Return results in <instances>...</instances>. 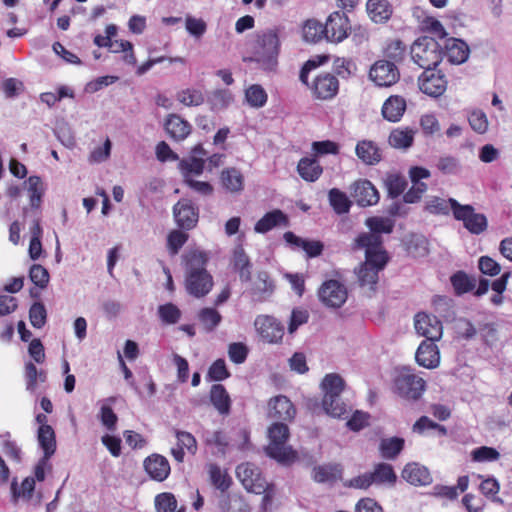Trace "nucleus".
<instances>
[{
	"mask_svg": "<svg viewBox=\"0 0 512 512\" xmlns=\"http://www.w3.org/2000/svg\"><path fill=\"white\" fill-rule=\"evenodd\" d=\"M297 171L303 180L315 182L323 173V168L315 157H304L298 162Z\"/></svg>",
	"mask_w": 512,
	"mask_h": 512,
	"instance_id": "c756f323",
	"label": "nucleus"
},
{
	"mask_svg": "<svg viewBox=\"0 0 512 512\" xmlns=\"http://www.w3.org/2000/svg\"><path fill=\"white\" fill-rule=\"evenodd\" d=\"M353 197L361 207L375 205L380 198L377 189L369 180H359L354 183Z\"/></svg>",
	"mask_w": 512,
	"mask_h": 512,
	"instance_id": "6ab92c4d",
	"label": "nucleus"
},
{
	"mask_svg": "<svg viewBox=\"0 0 512 512\" xmlns=\"http://www.w3.org/2000/svg\"><path fill=\"white\" fill-rule=\"evenodd\" d=\"M437 169L445 175H456L461 170L460 161L453 156H442L436 164Z\"/></svg>",
	"mask_w": 512,
	"mask_h": 512,
	"instance_id": "bf43d9fd",
	"label": "nucleus"
},
{
	"mask_svg": "<svg viewBox=\"0 0 512 512\" xmlns=\"http://www.w3.org/2000/svg\"><path fill=\"white\" fill-rule=\"evenodd\" d=\"M55 135L58 140L67 148H73L75 145V137L67 123H62L55 128Z\"/></svg>",
	"mask_w": 512,
	"mask_h": 512,
	"instance_id": "774afa93",
	"label": "nucleus"
},
{
	"mask_svg": "<svg viewBox=\"0 0 512 512\" xmlns=\"http://www.w3.org/2000/svg\"><path fill=\"white\" fill-rule=\"evenodd\" d=\"M499 457V452L492 447L482 446L472 451V459L476 462L496 461Z\"/></svg>",
	"mask_w": 512,
	"mask_h": 512,
	"instance_id": "0e129e2a",
	"label": "nucleus"
},
{
	"mask_svg": "<svg viewBox=\"0 0 512 512\" xmlns=\"http://www.w3.org/2000/svg\"><path fill=\"white\" fill-rule=\"evenodd\" d=\"M208 259V254L199 249L190 250L184 255L186 290L196 298L204 297L213 287V278L206 269Z\"/></svg>",
	"mask_w": 512,
	"mask_h": 512,
	"instance_id": "f03ea898",
	"label": "nucleus"
},
{
	"mask_svg": "<svg viewBox=\"0 0 512 512\" xmlns=\"http://www.w3.org/2000/svg\"><path fill=\"white\" fill-rule=\"evenodd\" d=\"M269 444L266 454L283 465H290L298 460L297 452L288 446L289 429L284 423H273L268 429Z\"/></svg>",
	"mask_w": 512,
	"mask_h": 512,
	"instance_id": "20e7f679",
	"label": "nucleus"
},
{
	"mask_svg": "<svg viewBox=\"0 0 512 512\" xmlns=\"http://www.w3.org/2000/svg\"><path fill=\"white\" fill-rule=\"evenodd\" d=\"M296 414L292 402L284 395H278L269 400L268 416L280 421H291Z\"/></svg>",
	"mask_w": 512,
	"mask_h": 512,
	"instance_id": "f3484780",
	"label": "nucleus"
},
{
	"mask_svg": "<svg viewBox=\"0 0 512 512\" xmlns=\"http://www.w3.org/2000/svg\"><path fill=\"white\" fill-rule=\"evenodd\" d=\"M34 490L35 479L32 476L26 477L22 481L20 488L18 487L17 479L14 478L11 482L12 502L16 504L19 498H23L27 501L30 500L33 496Z\"/></svg>",
	"mask_w": 512,
	"mask_h": 512,
	"instance_id": "f704fd0d",
	"label": "nucleus"
},
{
	"mask_svg": "<svg viewBox=\"0 0 512 512\" xmlns=\"http://www.w3.org/2000/svg\"><path fill=\"white\" fill-rule=\"evenodd\" d=\"M328 199L331 207L337 214L349 212L351 201L344 192L337 188H332L328 192Z\"/></svg>",
	"mask_w": 512,
	"mask_h": 512,
	"instance_id": "c03bdc74",
	"label": "nucleus"
},
{
	"mask_svg": "<svg viewBox=\"0 0 512 512\" xmlns=\"http://www.w3.org/2000/svg\"><path fill=\"white\" fill-rule=\"evenodd\" d=\"M410 53L414 63L424 70L434 69L443 58L441 45L433 37L428 36L416 39Z\"/></svg>",
	"mask_w": 512,
	"mask_h": 512,
	"instance_id": "39448f33",
	"label": "nucleus"
},
{
	"mask_svg": "<svg viewBox=\"0 0 512 512\" xmlns=\"http://www.w3.org/2000/svg\"><path fill=\"white\" fill-rule=\"evenodd\" d=\"M419 89L426 95L437 98L447 89L445 75L434 69H427L418 78Z\"/></svg>",
	"mask_w": 512,
	"mask_h": 512,
	"instance_id": "9b49d317",
	"label": "nucleus"
},
{
	"mask_svg": "<svg viewBox=\"0 0 512 512\" xmlns=\"http://www.w3.org/2000/svg\"><path fill=\"white\" fill-rule=\"evenodd\" d=\"M177 445L183 450L186 449L190 454L197 452V441L195 437L186 431H176Z\"/></svg>",
	"mask_w": 512,
	"mask_h": 512,
	"instance_id": "338daca9",
	"label": "nucleus"
},
{
	"mask_svg": "<svg viewBox=\"0 0 512 512\" xmlns=\"http://www.w3.org/2000/svg\"><path fill=\"white\" fill-rule=\"evenodd\" d=\"M287 216L281 210H273L266 213L254 226L256 233L264 234L277 226H287Z\"/></svg>",
	"mask_w": 512,
	"mask_h": 512,
	"instance_id": "bb28decb",
	"label": "nucleus"
},
{
	"mask_svg": "<svg viewBox=\"0 0 512 512\" xmlns=\"http://www.w3.org/2000/svg\"><path fill=\"white\" fill-rule=\"evenodd\" d=\"M366 10L370 19L375 23H384L392 15V6L388 0H368Z\"/></svg>",
	"mask_w": 512,
	"mask_h": 512,
	"instance_id": "c85d7f7f",
	"label": "nucleus"
},
{
	"mask_svg": "<svg viewBox=\"0 0 512 512\" xmlns=\"http://www.w3.org/2000/svg\"><path fill=\"white\" fill-rule=\"evenodd\" d=\"M469 53V47L463 40L449 38L445 41V52L443 56H445L451 64L459 65L464 63L468 59Z\"/></svg>",
	"mask_w": 512,
	"mask_h": 512,
	"instance_id": "412c9836",
	"label": "nucleus"
},
{
	"mask_svg": "<svg viewBox=\"0 0 512 512\" xmlns=\"http://www.w3.org/2000/svg\"><path fill=\"white\" fill-rule=\"evenodd\" d=\"M468 122L471 128L478 134H484L487 132L489 122L484 111L475 109L468 115Z\"/></svg>",
	"mask_w": 512,
	"mask_h": 512,
	"instance_id": "4d7b16f0",
	"label": "nucleus"
},
{
	"mask_svg": "<svg viewBox=\"0 0 512 512\" xmlns=\"http://www.w3.org/2000/svg\"><path fill=\"white\" fill-rule=\"evenodd\" d=\"M385 187L388 191V195L391 198H397L400 196L407 187V181L404 176L398 173H390L386 176Z\"/></svg>",
	"mask_w": 512,
	"mask_h": 512,
	"instance_id": "09e8293b",
	"label": "nucleus"
},
{
	"mask_svg": "<svg viewBox=\"0 0 512 512\" xmlns=\"http://www.w3.org/2000/svg\"><path fill=\"white\" fill-rule=\"evenodd\" d=\"M402 477L415 486H426L432 482L429 470L418 463H408L402 471Z\"/></svg>",
	"mask_w": 512,
	"mask_h": 512,
	"instance_id": "5701e85b",
	"label": "nucleus"
},
{
	"mask_svg": "<svg viewBox=\"0 0 512 512\" xmlns=\"http://www.w3.org/2000/svg\"><path fill=\"white\" fill-rule=\"evenodd\" d=\"M187 240L188 234L183 231L173 230L170 232L167 239V246L170 254L176 255Z\"/></svg>",
	"mask_w": 512,
	"mask_h": 512,
	"instance_id": "e2e57ef3",
	"label": "nucleus"
},
{
	"mask_svg": "<svg viewBox=\"0 0 512 512\" xmlns=\"http://www.w3.org/2000/svg\"><path fill=\"white\" fill-rule=\"evenodd\" d=\"M144 468L148 475L156 481H164L170 474L168 460L160 454H152L144 461Z\"/></svg>",
	"mask_w": 512,
	"mask_h": 512,
	"instance_id": "aec40b11",
	"label": "nucleus"
},
{
	"mask_svg": "<svg viewBox=\"0 0 512 512\" xmlns=\"http://www.w3.org/2000/svg\"><path fill=\"white\" fill-rule=\"evenodd\" d=\"M351 30L348 17L339 11L329 15L325 23V38L332 43H340L345 40Z\"/></svg>",
	"mask_w": 512,
	"mask_h": 512,
	"instance_id": "1a4fd4ad",
	"label": "nucleus"
},
{
	"mask_svg": "<svg viewBox=\"0 0 512 512\" xmlns=\"http://www.w3.org/2000/svg\"><path fill=\"white\" fill-rule=\"evenodd\" d=\"M165 130L174 140H184L191 132V125L177 114L168 115Z\"/></svg>",
	"mask_w": 512,
	"mask_h": 512,
	"instance_id": "393cba45",
	"label": "nucleus"
},
{
	"mask_svg": "<svg viewBox=\"0 0 512 512\" xmlns=\"http://www.w3.org/2000/svg\"><path fill=\"white\" fill-rule=\"evenodd\" d=\"M405 445V440L401 437L382 438L379 443L381 456L386 460H394L401 453Z\"/></svg>",
	"mask_w": 512,
	"mask_h": 512,
	"instance_id": "2f4dec72",
	"label": "nucleus"
},
{
	"mask_svg": "<svg viewBox=\"0 0 512 512\" xmlns=\"http://www.w3.org/2000/svg\"><path fill=\"white\" fill-rule=\"evenodd\" d=\"M415 359L419 366L426 369L437 368L440 364V352L435 341H422L415 353Z\"/></svg>",
	"mask_w": 512,
	"mask_h": 512,
	"instance_id": "a211bd4d",
	"label": "nucleus"
},
{
	"mask_svg": "<svg viewBox=\"0 0 512 512\" xmlns=\"http://www.w3.org/2000/svg\"><path fill=\"white\" fill-rule=\"evenodd\" d=\"M319 298L328 307H341L347 299V290L337 280H329L323 283L319 289Z\"/></svg>",
	"mask_w": 512,
	"mask_h": 512,
	"instance_id": "4468645a",
	"label": "nucleus"
},
{
	"mask_svg": "<svg viewBox=\"0 0 512 512\" xmlns=\"http://www.w3.org/2000/svg\"><path fill=\"white\" fill-rule=\"evenodd\" d=\"M413 15L417 18L421 30L428 32L441 39L447 36L442 23L433 16L427 15L423 10L416 8Z\"/></svg>",
	"mask_w": 512,
	"mask_h": 512,
	"instance_id": "a878e982",
	"label": "nucleus"
},
{
	"mask_svg": "<svg viewBox=\"0 0 512 512\" xmlns=\"http://www.w3.org/2000/svg\"><path fill=\"white\" fill-rule=\"evenodd\" d=\"M26 390L33 393L37 388V383L46 380V374L38 371L36 366L29 362L25 366Z\"/></svg>",
	"mask_w": 512,
	"mask_h": 512,
	"instance_id": "5fc2aeb1",
	"label": "nucleus"
},
{
	"mask_svg": "<svg viewBox=\"0 0 512 512\" xmlns=\"http://www.w3.org/2000/svg\"><path fill=\"white\" fill-rule=\"evenodd\" d=\"M303 38L306 42L316 43L325 38V25L317 20H307L302 29Z\"/></svg>",
	"mask_w": 512,
	"mask_h": 512,
	"instance_id": "a18cd8bd",
	"label": "nucleus"
},
{
	"mask_svg": "<svg viewBox=\"0 0 512 512\" xmlns=\"http://www.w3.org/2000/svg\"><path fill=\"white\" fill-rule=\"evenodd\" d=\"M273 292V284L266 272H259L252 284L251 293L255 300L263 301Z\"/></svg>",
	"mask_w": 512,
	"mask_h": 512,
	"instance_id": "c9c22d12",
	"label": "nucleus"
},
{
	"mask_svg": "<svg viewBox=\"0 0 512 512\" xmlns=\"http://www.w3.org/2000/svg\"><path fill=\"white\" fill-rule=\"evenodd\" d=\"M406 110V101L401 96H390L382 106L383 117L390 122L401 119Z\"/></svg>",
	"mask_w": 512,
	"mask_h": 512,
	"instance_id": "cd10ccee",
	"label": "nucleus"
},
{
	"mask_svg": "<svg viewBox=\"0 0 512 512\" xmlns=\"http://www.w3.org/2000/svg\"><path fill=\"white\" fill-rule=\"evenodd\" d=\"M358 248H365V262L357 274L362 286L371 289L377 284L378 274L388 262L386 251L381 247V239L376 235H359L356 240Z\"/></svg>",
	"mask_w": 512,
	"mask_h": 512,
	"instance_id": "f257e3e1",
	"label": "nucleus"
},
{
	"mask_svg": "<svg viewBox=\"0 0 512 512\" xmlns=\"http://www.w3.org/2000/svg\"><path fill=\"white\" fill-rule=\"evenodd\" d=\"M254 326L260 337L267 343H279L283 338L284 327L272 316L258 315Z\"/></svg>",
	"mask_w": 512,
	"mask_h": 512,
	"instance_id": "f8f14e48",
	"label": "nucleus"
},
{
	"mask_svg": "<svg viewBox=\"0 0 512 512\" xmlns=\"http://www.w3.org/2000/svg\"><path fill=\"white\" fill-rule=\"evenodd\" d=\"M370 474L373 476V484H394L397 479L393 467L387 463H378Z\"/></svg>",
	"mask_w": 512,
	"mask_h": 512,
	"instance_id": "49530a36",
	"label": "nucleus"
},
{
	"mask_svg": "<svg viewBox=\"0 0 512 512\" xmlns=\"http://www.w3.org/2000/svg\"><path fill=\"white\" fill-rule=\"evenodd\" d=\"M311 89L317 99L330 100L338 93L339 81L331 73H321L314 79Z\"/></svg>",
	"mask_w": 512,
	"mask_h": 512,
	"instance_id": "2eb2a0df",
	"label": "nucleus"
},
{
	"mask_svg": "<svg viewBox=\"0 0 512 512\" xmlns=\"http://www.w3.org/2000/svg\"><path fill=\"white\" fill-rule=\"evenodd\" d=\"M173 214L178 226L187 230L192 229L198 222V211L187 199L179 200L174 205Z\"/></svg>",
	"mask_w": 512,
	"mask_h": 512,
	"instance_id": "dca6fc26",
	"label": "nucleus"
},
{
	"mask_svg": "<svg viewBox=\"0 0 512 512\" xmlns=\"http://www.w3.org/2000/svg\"><path fill=\"white\" fill-rule=\"evenodd\" d=\"M158 315L163 323L172 325L179 321L181 311L176 305L167 303L158 307Z\"/></svg>",
	"mask_w": 512,
	"mask_h": 512,
	"instance_id": "13d9d810",
	"label": "nucleus"
},
{
	"mask_svg": "<svg viewBox=\"0 0 512 512\" xmlns=\"http://www.w3.org/2000/svg\"><path fill=\"white\" fill-rule=\"evenodd\" d=\"M27 184L30 194V205L33 208H39L44 193L41 178L38 176H30L27 180Z\"/></svg>",
	"mask_w": 512,
	"mask_h": 512,
	"instance_id": "603ef678",
	"label": "nucleus"
},
{
	"mask_svg": "<svg viewBox=\"0 0 512 512\" xmlns=\"http://www.w3.org/2000/svg\"><path fill=\"white\" fill-rule=\"evenodd\" d=\"M396 393L407 400H418L425 391L426 383L423 378L413 373L410 367L401 368L395 379Z\"/></svg>",
	"mask_w": 512,
	"mask_h": 512,
	"instance_id": "423d86ee",
	"label": "nucleus"
},
{
	"mask_svg": "<svg viewBox=\"0 0 512 512\" xmlns=\"http://www.w3.org/2000/svg\"><path fill=\"white\" fill-rule=\"evenodd\" d=\"M280 40L275 29H266L255 35V40L250 47V56L245 57V62H254L264 71L272 72L278 65Z\"/></svg>",
	"mask_w": 512,
	"mask_h": 512,
	"instance_id": "7ed1b4c3",
	"label": "nucleus"
},
{
	"mask_svg": "<svg viewBox=\"0 0 512 512\" xmlns=\"http://www.w3.org/2000/svg\"><path fill=\"white\" fill-rule=\"evenodd\" d=\"M181 173L184 180L187 178H193V175H200L204 170V160L196 156H192L189 159L182 160L179 163Z\"/></svg>",
	"mask_w": 512,
	"mask_h": 512,
	"instance_id": "3c124183",
	"label": "nucleus"
},
{
	"mask_svg": "<svg viewBox=\"0 0 512 512\" xmlns=\"http://www.w3.org/2000/svg\"><path fill=\"white\" fill-rule=\"evenodd\" d=\"M233 100V95L228 89H215L207 96V103L214 112L228 108Z\"/></svg>",
	"mask_w": 512,
	"mask_h": 512,
	"instance_id": "473e14b6",
	"label": "nucleus"
},
{
	"mask_svg": "<svg viewBox=\"0 0 512 512\" xmlns=\"http://www.w3.org/2000/svg\"><path fill=\"white\" fill-rule=\"evenodd\" d=\"M47 312L44 304L34 303L29 310V318L33 327L42 328L46 323Z\"/></svg>",
	"mask_w": 512,
	"mask_h": 512,
	"instance_id": "680f3d73",
	"label": "nucleus"
},
{
	"mask_svg": "<svg viewBox=\"0 0 512 512\" xmlns=\"http://www.w3.org/2000/svg\"><path fill=\"white\" fill-rule=\"evenodd\" d=\"M450 280L457 295L470 292L476 287V279L463 271H458L453 274Z\"/></svg>",
	"mask_w": 512,
	"mask_h": 512,
	"instance_id": "37998d69",
	"label": "nucleus"
},
{
	"mask_svg": "<svg viewBox=\"0 0 512 512\" xmlns=\"http://www.w3.org/2000/svg\"><path fill=\"white\" fill-rule=\"evenodd\" d=\"M389 144L396 149H408L414 141V131L409 128L394 129L389 135Z\"/></svg>",
	"mask_w": 512,
	"mask_h": 512,
	"instance_id": "58836bf2",
	"label": "nucleus"
},
{
	"mask_svg": "<svg viewBox=\"0 0 512 512\" xmlns=\"http://www.w3.org/2000/svg\"><path fill=\"white\" fill-rule=\"evenodd\" d=\"M208 473L211 483L219 490L225 491L230 486V480L226 472L214 463L208 465Z\"/></svg>",
	"mask_w": 512,
	"mask_h": 512,
	"instance_id": "864d4df0",
	"label": "nucleus"
},
{
	"mask_svg": "<svg viewBox=\"0 0 512 512\" xmlns=\"http://www.w3.org/2000/svg\"><path fill=\"white\" fill-rule=\"evenodd\" d=\"M454 202H458L454 198L443 199L440 197H433L427 203V210L433 214L448 215L450 211L454 215L455 205Z\"/></svg>",
	"mask_w": 512,
	"mask_h": 512,
	"instance_id": "8fccbe9b",
	"label": "nucleus"
},
{
	"mask_svg": "<svg viewBox=\"0 0 512 512\" xmlns=\"http://www.w3.org/2000/svg\"><path fill=\"white\" fill-rule=\"evenodd\" d=\"M29 277L31 281L40 288H45L49 282L48 271L39 264H34L31 266Z\"/></svg>",
	"mask_w": 512,
	"mask_h": 512,
	"instance_id": "69168bd1",
	"label": "nucleus"
},
{
	"mask_svg": "<svg viewBox=\"0 0 512 512\" xmlns=\"http://www.w3.org/2000/svg\"><path fill=\"white\" fill-rule=\"evenodd\" d=\"M366 226L370 229V233H362L361 235H376L381 240V233L389 234L393 231L394 222L387 217H370L366 219Z\"/></svg>",
	"mask_w": 512,
	"mask_h": 512,
	"instance_id": "4c0bfd02",
	"label": "nucleus"
},
{
	"mask_svg": "<svg viewBox=\"0 0 512 512\" xmlns=\"http://www.w3.org/2000/svg\"><path fill=\"white\" fill-rule=\"evenodd\" d=\"M355 153L365 165L374 166L382 160L380 148L371 140L359 141L356 144Z\"/></svg>",
	"mask_w": 512,
	"mask_h": 512,
	"instance_id": "4be33fe9",
	"label": "nucleus"
},
{
	"mask_svg": "<svg viewBox=\"0 0 512 512\" xmlns=\"http://www.w3.org/2000/svg\"><path fill=\"white\" fill-rule=\"evenodd\" d=\"M454 219L462 222L464 228L473 235H480L488 228L487 217L482 213H477L470 204H460L454 202Z\"/></svg>",
	"mask_w": 512,
	"mask_h": 512,
	"instance_id": "0eeeda50",
	"label": "nucleus"
},
{
	"mask_svg": "<svg viewBox=\"0 0 512 512\" xmlns=\"http://www.w3.org/2000/svg\"><path fill=\"white\" fill-rule=\"evenodd\" d=\"M198 318L205 330L210 332L213 331L221 322L220 313L214 308H203L198 314Z\"/></svg>",
	"mask_w": 512,
	"mask_h": 512,
	"instance_id": "6e6d98bb",
	"label": "nucleus"
},
{
	"mask_svg": "<svg viewBox=\"0 0 512 512\" xmlns=\"http://www.w3.org/2000/svg\"><path fill=\"white\" fill-rule=\"evenodd\" d=\"M369 77L377 86L389 87L399 80L400 73L395 63L379 60L370 68Z\"/></svg>",
	"mask_w": 512,
	"mask_h": 512,
	"instance_id": "9d476101",
	"label": "nucleus"
},
{
	"mask_svg": "<svg viewBox=\"0 0 512 512\" xmlns=\"http://www.w3.org/2000/svg\"><path fill=\"white\" fill-rule=\"evenodd\" d=\"M236 476L248 492L262 494L266 490L267 482L261 476L259 468L246 462L237 466Z\"/></svg>",
	"mask_w": 512,
	"mask_h": 512,
	"instance_id": "6e6552de",
	"label": "nucleus"
},
{
	"mask_svg": "<svg viewBox=\"0 0 512 512\" xmlns=\"http://www.w3.org/2000/svg\"><path fill=\"white\" fill-rule=\"evenodd\" d=\"M245 99L249 106L261 108L266 104L268 95L261 85L253 84L245 90Z\"/></svg>",
	"mask_w": 512,
	"mask_h": 512,
	"instance_id": "de8ad7c7",
	"label": "nucleus"
},
{
	"mask_svg": "<svg viewBox=\"0 0 512 512\" xmlns=\"http://www.w3.org/2000/svg\"><path fill=\"white\" fill-rule=\"evenodd\" d=\"M37 440L39 446L44 452L43 457H49L56 451L55 433L51 426H43L38 428Z\"/></svg>",
	"mask_w": 512,
	"mask_h": 512,
	"instance_id": "72a5a7b5",
	"label": "nucleus"
},
{
	"mask_svg": "<svg viewBox=\"0 0 512 512\" xmlns=\"http://www.w3.org/2000/svg\"><path fill=\"white\" fill-rule=\"evenodd\" d=\"M157 512H174L177 508V500L171 493H161L155 497Z\"/></svg>",
	"mask_w": 512,
	"mask_h": 512,
	"instance_id": "052dcab7",
	"label": "nucleus"
},
{
	"mask_svg": "<svg viewBox=\"0 0 512 512\" xmlns=\"http://www.w3.org/2000/svg\"><path fill=\"white\" fill-rule=\"evenodd\" d=\"M176 99L186 107H198L205 102V96L200 89L186 88L176 93Z\"/></svg>",
	"mask_w": 512,
	"mask_h": 512,
	"instance_id": "ea45409f",
	"label": "nucleus"
},
{
	"mask_svg": "<svg viewBox=\"0 0 512 512\" xmlns=\"http://www.w3.org/2000/svg\"><path fill=\"white\" fill-rule=\"evenodd\" d=\"M115 402L114 397L106 399L101 405L98 418L102 425L110 432L116 430L118 416L114 413L111 404Z\"/></svg>",
	"mask_w": 512,
	"mask_h": 512,
	"instance_id": "a19ab883",
	"label": "nucleus"
},
{
	"mask_svg": "<svg viewBox=\"0 0 512 512\" xmlns=\"http://www.w3.org/2000/svg\"><path fill=\"white\" fill-rule=\"evenodd\" d=\"M322 389L324 391L323 402L330 405L337 400L344 389V380L338 374H327L322 381Z\"/></svg>",
	"mask_w": 512,
	"mask_h": 512,
	"instance_id": "b1692460",
	"label": "nucleus"
},
{
	"mask_svg": "<svg viewBox=\"0 0 512 512\" xmlns=\"http://www.w3.org/2000/svg\"><path fill=\"white\" fill-rule=\"evenodd\" d=\"M223 186L232 193L242 191L244 178L242 173L236 168H227L221 173Z\"/></svg>",
	"mask_w": 512,
	"mask_h": 512,
	"instance_id": "e433bc0d",
	"label": "nucleus"
},
{
	"mask_svg": "<svg viewBox=\"0 0 512 512\" xmlns=\"http://www.w3.org/2000/svg\"><path fill=\"white\" fill-rule=\"evenodd\" d=\"M210 400L219 414L228 415L230 413L231 399L223 385H212L210 390Z\"/></svg>",
	"mask_w": 512,
	"mask_h": 512,
	"instance_id": "7c9ffc66",
	"label": "nucleus"
},
{
	"mask_svg": "<svg viewBox=\"0 0 512 512\" xmlns=\"http://www.w3.org/2000/svg\"><path fill=\"white\" fill-rule=\"evenodd\" d=\"M340 472L338 465H320L314 467L312 478L317 483H331L337 480Z\"/></svg>",
	"mask_w": 512,
	"mask_h": 512,
	"instance_id": "79ce46f5",
	"label": "nucleus"
},
{
	"mask_svg": "<svg viewBox=\"0 0 512 512\" xmlns=\"http://www.w3.org/2000/svg\"><path fill=\"white\" fill-rule=\"evenodd\" d=\"M414 327L419 336L429 341H438L442 337L443 326L434 315L424 312L417 313L414 317Z\"/></svg>",
	"mask_w": 512,
	"mask_h": 512,
	"instance_id": "ddd939ff",
	"label": "nucleus"
}]
</instances>
